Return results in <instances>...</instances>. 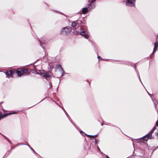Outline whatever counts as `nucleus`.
<instances>
[{
  "label": "nucleus",
  "mask_w": 158,
  "mask_h": 158,
  "mask_svg": "<svg viewBox=\"0 0 158 158\" xmlns=\"http://www.w3.org/2000/svg\"><path fill=\"white\" fill-rule=\"evenodd\" d=\"M29 72L28 69H19L17 70H14V71L10 70L7 71L6 72V74L7 77H13V75L15 74L16 73L18 77H21L24 74H28Z\"/></svg>",
  "instance_id": "1"
},
{
  "label": "nucleus",
  "mask_w": 158,
  "mask_h": 158,
  "mask_svg": "<svg viewBox=\"0 0 158 158\" xmlns=\"http://www.w3.org/2000/svg\"><path fill=\"white\" fill-rule=\"evenodd\" d=\"M71 31V27L68 26L64 27L61 31L60 33L61 35H68L70 33Z\"/></svg>",
  "instance_id": "2"
},
{
  "label": "nucleus",
  "mask_w": 158,
  "mask_h": 158,
  "mask_svg": "<svg viewBox=\"0 0 158 158\" xmlns=\"http://www.w3.org/2000/svg\"><path fill=\"white\" fill-rule=\"evenodd\" d=\"M154 131L152 129L150 132L149 134H147L146 136H144L143 137V139L144 140L147 141L148 140V139H151L152 136V135H151V134L153 133Z\"/></svg>",
  "instance_id": "3"
},
{
  "label": "nucleus",
  "mask_w": 158,
  "mask_h": 158,
  "mask_svg": "<svg viewBox=\"0 0 158 158\" xmlns=\"http://www.w3.org/2000/svg\"><path fill=\"white\" fill-rule=\"evenodd\" d=\"M154 131L152 129L150 132L149 134H147L146 136H144L143 137V139L144 140L147 141L148 140V139H151L152 136V135H151V134L153 133Z\"/></svg>",
  "instance_id": "4"
},
{
  "label": "nucleus",
  "mask_w": 158,
  "mask_h": 158,
  "mask_svg": "<svg viewBox=\"0 0 158 158\" xmlns=\"http://www.w3.org/2000/svg\"><path fill=\"white\" fill-rule=\"evenodd\" d=\"M135 0H128L126 2V5L129 6H133L135 5Z\"/></svg>",
  "instance_id": "5"
},
{
  "label": "nucleus",
  "mask_w": 158,
  "mask_h": 158,
  "mask_svg": "<svg viewBox=\"0 0 158 158\" xmlns=\"http://www.w3.org/2000/svg\"><path fill=\"white\" fill-rule=\"evenodd\" d=\"M12 114L11 113H7L6 114H2V112H0V120L4 117H5L7 116L8 115H10Z\"/></svg>",
  "instance_id": "6"
},
{
  "label": "nucleus",
  "mask_w": 158,
  "mask_h": 158,
  "mask_svg": "<svg viewBox=\"0 0 158 158\" xmlns=\"http://www.w3.org/2000/svg\"><path fill=\"white\" fill-rule=\"evenodd\" d=\"M85 31H83L82 32H81L80 34L81 35L83 36L86 39H87L88 38L89 35H88L86 33Z\"/></svg>",
  "instance_id": "7"
},
{
  "label": "nucleus",
  "mask_w": 158,
  "mask_h": 158,
  "mask_svg": "<svg viewBox=\"0 0 158 158\" xmlns=\"http://www.w3.org/2000/svg\"><path fill=\"white\" fill-rule=\"evenodd\" d=\"M154 44H155V46H154V50L153 51V53L155 52L156 49L157 48V47H158V42H156Z\"/></svg>",
  "instance_id": "8"
},
{
  "label": "nucleus",
  "mask_w": 158,
  "mask_h": 158,
  "mask_svg": "<svg viewBox=\"0 0 158 158\" xmlns=\"http://www.w3.org/2000/svg\"><path fill=\"white\" fill-rule=\"evenodd\" d=\"M51 76V75L49 73H45L43 75V77L45 78L50 77Z\"/></svg>",
  "instance_id": "9"
},
{
  "label": "nucleus",
  "mask_w": 158,
  "mask_h": 158,
  "mask_svg": "<svg viewBox=\"0 0 158 158\" xmlns=\"http://www.w3.org/2000/svg\"><path fill=\"white\" fill-rule=\"evenodd\" d=\"M88 9L87 8H84L82 10V12L83 14H85L87 11Z\"/></svg>",
  "instance_id": "10"
},
{
  "label": "nucleus",
  "mask_w": 158,
  "mask_h": 158,
  "mask_svg": "<svg viewBox=\"0 0 158 158\" xmlns=\"http://www.w3.org/2000/svg\"><path fill=\"white\" fill-rule=\"evenodd\" d=\"M77 24V23L76 21L73 22L72 23V26L73 27H75Z\"/></svg>",
  "instance_id": "11"
},
{
  "label": "nucleus",
  "mask_w": 158,
  "mask_h": 158,
  "mask_svg": "<svg viewBox=\"0 0 158 158\" xmlns=\"http://www.w3.org/2000/svg\"><path fill=\"white\" fill-rule=\"evenodd\" d=\"M87 136L88 137H90L91 138H94V137H96V135H87Z\"/></svg>",
  "instance_id": "12"
},
{
  "label": "nucleus",
  "mask_w": 158,
  "mask_h": 158,
  "mask_svg": "<svg viewBox=\"0 0 158 158\" xmlns=\"http://www.w3.org/2000/svg\"><path fill=\"white\" fill-rule=\"evenodd\" d=\"M156 126H158V120L156 122Z\"/></svg>",
  "instance_id": "13"
},
{
  "label": "nucleus",
  "mask_w": 158,
  "mask_h": 158,
  "mask_svg": "<svg viewBox=\"0 0 158 158\" xmlns=\"http://www.w3.org/2000/svg\"><path fill=\"white\" fill-rule=\"evenodd\" d=\"M95 1V0H92L91 1V3H92L93 2Z\"/></svg>",
  "instance_id": "14"
},
{
  "label": "nucleus",
  "mask_w": 158,
  "mask_h": 158,
  "mask_svg": "<svg viewBox=\"0 0 158 158\" xmlns=\"http://www.w3.org/2000/svg\"><path fill=\"white\" fill-rule=\"evenodd\" d=\"M156 128V126H155L153 127V128L152 129L154 131L155 130Z\"/></svg>",
  "instance_id": "15"
},
{
  "label": "nucleus",
  "mask_w": 158,
  "mask_h": 158,
  "mask_svg": "<svg viewBox=\"0 0 158 158\" xmlns=\"http://www.w3.org/2000/svg\"><path fill=\"white\" fill-rule=\"evenodd\" d=\"M98 58L99 59H99H100V58H101V57H100V56H98Z\"/></svg>",
  "instance_id": "16"
},
{
  "label": "nucleus",
  "mask_w": 158,
  "mask_h": 158,
  "mask_svg": "<svg viewBox=\"0 0 158 158\" xmlns=\"http://www.w3.org/2000/svg\"><path fill=\"white\" fill-rule=\"evenodd\" d=\"M106 158H110L108 156H107L106 157Z\"/></svg>",
  "instance_id": "17"
},
{
  "label": "nucleus",
  "mask_w": 158,
  "mask_h": 158,
  "mask_svg": "<svg viewBox=\"0 0 158 158\" xmlns=\"http://www.w3.org/2000/svg\"><path fill=\"white\" fill-rule=\"evenodd\" d=\"M157 135L158 136V133L157 134Z\"/></svg>",
  "instance_id": "18"
},
{
  "label": "nucleus",
  "mask_w": 158,
  "mask_h": 158,
  "mask_svg": "<svg viewBox=\"0 0 158 158\" xmlns=\"http://www.w3.org/2000/svg\"><path fill=\"white\" fill-rule=\"evenodd\" d=\"M98 149L99 150H100V149H99V148L98 147Z\"/></svg>",
  "instance_id": "19"
},
{
  "label": "nucleus",
  "mask_w": 158,
  "mask_h": 158,
  "mask_svg": "<svg viewBox=\"0 0 158 158\" xmlns=\"http://www.w3.org/2000/svg\"><path fill=\"white\" fill-rule=\"evenodd\" d=\"M103 125V124H102V125Z\"/></svg>",
  "instance_id": "20"
},
{
  "label": "nucleus",
  "mask_w": 158,
  "mask_h": 158,
  "mask_svg": "<svg viewBox=\"0 0 158 158\" xmlns=\"http://www.w3.org/2000/svg\"><path fill=\"white\" fill-rule=\"evenodd\" d=\"M157 37H158V35H157Z\"/></svg>",
  "instance_id": "21"
}]
</instances>
